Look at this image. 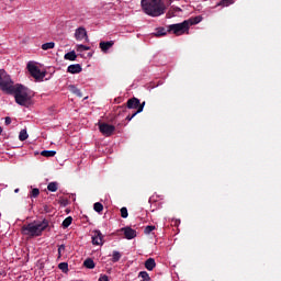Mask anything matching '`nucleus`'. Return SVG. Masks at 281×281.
<instances>
[{
    "mask_svg": "<svg viewBox=\"0 0 281 281\" xmlns=\"http://www.w3.org/2000/svg\"><path fill=\"white\" fill-rule=\"evenodd\" d=\"M0 89L9 95H14L16 104L20 106H27L34 98V91L21 83L14 85L10 75L3 69H0Z\"/></svg>",
    "mask_w": 281,
    "mask_h": 281,
    "instance_id": "1",
    "label": "nucleus"
},
{
    "mask_svg": "<svg viewBox=\"0 0 281 281\" xmlns=\"http://www.w3.org/2000/svg\"><path fill=\"white\" fill-rule=\"evenodd\" d=\"M49 227V221L43 220L42 222L37 223L36 221L23 225L21 231L23 236H30V238H36L38 236H43V232Z\"/></svg>",
    "mask_w": 281,
    "mask_h": 281,
    "instance_id": "2",
    "label": "nucleus"
},
{
    "mask_svg": "<svg viewBox=\"0 0 281 281\" xmlns=\"http://www.w3.org/2000/svg\"><path fill=\"white\" fill-rule=\"evenodd\" d=\"M140 5L148 16H161L166 12V5L161 0H142Z\"/></svg>",
    "mask_w": 281,
    "mask_h": 281,
    "instance_id": "3",
    "label": "nucleus"
},
{
    "mask_svg": "<svg viewBox=\"0 0 281 281\" xmlns=\"http://www.w3.org/2000/svg\"><path fill=\"white\" fill-rule=\"evenodd\" d=\"M168 34H175L176 36H181L183 34H188L190 32V22L183 21L177 24H170L167 26Z\"/></svg>",
    "mask_w": 281,
    "mask_h": 281,
    "instance_id": "4",
    "label": "nucleus"
},
{
    "mask_svg": "<svg viewBox=\"0 0 281 281\" xmlns=\"http://www.w3.org/2000/svg\"><path fill=\"white\" fill-rule=\"evenodd\" d=\"M26 69L35 80H43V78H45V72L41 71V68L32 61L27 64Z\"/></svg>",
    "mask_w": 281,
    "mask_h": 281,
    "instance_id": "5",
    "label": "nucleus"
},
{
    "mask_svg": "<svg viewBox=\"0 0 281 281\" xmlns=\"http://www.w3.org/2000/svg\"><path fill=\"white\" fill-rule=\"evenodd\" d=\"M99 125V131L100 133H102V135H104L105 137H111V135H113V133H115V126L108 124V123H98Z\"/></svg>",
    "mask_w": 281,
    "mask_h": 281,
    "instance_id": "6",
    "label": "nucleus"
},
{
    "mask_svg": "<svg viewBox=\"0 0 281 281\" xmlns=\"http://www.w3.org/2000/svg\"><path fill=\"white\" fill-rule=\"evenodd\" d=\"M119 109H123V112H125L126 109H136L138 111V109H139V99L133 97V98L127 100L126 106L122 105V106H119Z\"/></svg>",
    "mask_w": 281,
    "mask_h": 281,
    "instance_id": "7",
    "label": "nucleus"
},
{
    "mask_svg": "<svg viewBox=\"0 0 281 281\" xmlns=\"http://www.w3.org/2000/svg\"><path fill=\"white\" fill-rule=\"evenodd\" d=\"M121 232L124 233V236L127 240H133V238H137V231L133 229L131 226L121 228Z\"/></svg>",
    "mask_w": 281,
    "mask_h": 281,
    "instance_id": "8",
    "label": "nucleus"
},
{
    "mask_svg": "<svg viewBox=\"0 0 281 281\" xmlns=\"http://www.w3.org/2000/svg\"><path fill=\"white\" fill-rule=\"evenodd\" d=\"M75 38L77 41H83V38H86V41H89V36L87 35V29L82 26L78 27L75 32Z\"/></svg>",
    "mask_w": 281,
    "mask_h": 281,
    "instance_id": "9",
    "label": "nucleus"
},
{
    "mask_svg": "<svg viewBox=\"0 0 281 281\" xmlns=\"http://www.w3.org/2000/svg\"><path fill=\"white\" fill-rule=\"evenodd\" d=\"M92 236V245H102V240L104 236H102V232L100 231H94Z\"/></svg>",
    "mask_w": 281,
    "mask_h": 281,
    "instance_id": "10",
    "label": "nucleus"
},
{
    "mask_svg": "<svg viewBox=\"0 0 281 281\" xmlns=\"http://www.w3.org/2000/svg\"><path fill=\"white\" fill-rule=\"evenodd\" d=\"M113 45H115L113 41L100 42L99 47L102 52H104V54H106L111 49V47H113Z\"/></svg>",
    "mask_w": 281,
    "mask_h": 281,
    "instance_id": "11",
    "label": "nucleus"
},
{
    "mask_svg": "<svg viewBox=\"0 0 281 281\" xmlns=\"http://www.w3.org/2000/svg\"><path fill=\"white\" fill-rule=\"evenodd\" d=\"M68 74H80L82 71V66L80 64H72L67 68Z\"/></svg>",
    "mask_w": 281,
    "mask_h": 281,
    "instance_id": "12",
    "label": "nucleus"
},
{
    "mask_svg": "<svg viewBox=\"0 0 281 281\" xmlns=\"http://www.w3.org/2000/svg\"><path fill=\"white\" fill-rule=\"evenodd\" d=\"M155 267H157V262H155V258H148L145 261V269H147V271H153Z\"/></svg>",
    "mask_w": 281,
    "mask_h": 281,
    "instance_id": "13",
    "label": "nucleus"
},
{
    "mask_svg": "<svg viewBox=\"0 0 281 281\" xmlns=\"http://www.w3.org/2000/svg\"><path fill=\"white\" fill-rule=\"evenodd\" d=\"M166 34H168V29L166 30V27L160 26V27L156 29V32L154 33V36L159 38V36H166Z\"/></svg>",
    "mask_w": 281,
    "mask_h": 281,
    "instance_id": "14",
    "label": "nucleus"
},
{
    "mask_svg": "<svg viewBox=\"0 0 281 281\" xmlns=\"http://www.w3.org/2000/svg\"><path fill=\"white\" fill-rule=\"evenodd\" d=\"M184 21L189 22V27H190V25H199V23H201V21H203V18L198 15L195 18H191V19L184 20Z\"/></svg>",
    "mask_w": 281,
    "mask_h": 281,
    "instance_id": "15",
    "label": "nucleus"
},
{
    "mask_svg": "<svg viewBox=\"0 0 281 281\" xmlns=\"http://www.w3.org/2000/svg\"><path fill=\"white\" fill-rule=\"evenodd\" d=\"M83 267H86V269H95V261H93L91 258H87L83 261Z\"/></svg>",
    "mask_w": 281,
    "mask_h": 281,
    "instance_id": "16",
    "label": "nucleus"
},
{
    "mask_svg": "<svg viewBox=\"0 0 281 281\" xmlns=\"http://www.w3.org/2000/svg\"><path fill=\"white\" fill-rule=\"evenodd\" d=\"M64 58L65 60H76V58H78V55H76V50H70L65 54Z\"/></svg>",
    "mask_w": 281,
    "mask_h": 281,
    "instance_id": "17",
    "label": "nucleus"
},
{
    "mask_svg": "<svg viewBox=\"0 0 281 281\" xmlns=\"http://www.w3.org/2000/svg\"><path fill=\"white\" fill-rule=\"evenodd\" d=\"M72 222H74V217L68 216L64 220L61 227H64V229H67V227H69V225H71Z\"/></svg>",
    "mask_w": 281,
    "mask_h": 281,
    "instance_id": "18",
    "label": "nucleus"
},
{
    "mask_svg": "<svg viewBox=\"0 0 281 281\" xmlns=\"http://www.w3.org/2000/svg\"><path fill=\"white\" fill-rule=\"evenodd\" d=\"M122 258V254L117 250H114L112 252V262H120V259Z\"/></svg>",
    "mask_w": 281,
    "mask_h": 281,
    "instance_id": "19",
    "label": "nucleus"
},
{
    "mask_svg": "<svg viewBox=\"0 0 281 281\" xmlns=\"http://www.w3.org/2000/svg\"><path fill=\"white\" fill-rule=\"evenodd\" d=\"M29 137L30 135H27V130H21L19 134L20 142H25V139H27Z\"/></svg>",
    "mask_w": 281,
    "mask_h": 281,
    "instance_id": "20",
    "label": "nucleus"
},
{
    "mask_svg": "<svg viewBox=\"0 0 281 281\" xmlns=\"http://www.w3.org/2000/svg\"><path fill=\"white\" fill-rule=\"evenodd\" d=\"M138 278H140V281H150V274H148L146 271H140L138 273Z\"/></svg>",
    "mask_w": 281,
    "mask_h": 281,
    "instance_id": "21",
    "label": "nucleus"
},
{
    "mask_svg": "<svg viewBox=\"0 0 281 281\" xmlns=\"http://www.w3.org/2000/svg\"><path fill=\"white\" fill-rule=\"evenodd\" d=\"M54 47H56L54 42H48L42 45V49H44V52H47V49H54Z\"/></svg>",
    "mask_w": 281,
    "mask_h": 281,
    "instance_id": "22",
    "label": "nucleus"
},
{
    "mask_svg": "<svg viewBox=\"0 0 281 281\" xmlns=\"http://www.w3.org/2000/svg\"><path fill=\"white\" fill-rule=\"evenodd\" d=\"M41 155L42 157H56V150H43Z\"/></svg>",
    "mask_w": 281,
    "mask_h": 281,
    "instance_id": "23",
    "label": "nucleus"
},
{
    "mask_svg": "<svg viewBox=\"0 0 281 281\" xmlns=\"http://www.w3.org/2000/svg\"><path fill=\"white\" fill-rule=\"evenodd\" d=\"M48 192H56L58 190V182H50L47 186Z\"/></svg>",
    "mask_w": 281,
    "mask_h": 281,
    "instance_id": "24",
    "label": "nucleus"
},
{
    "mask_svg": "<svg viewBox=\"0 0 281 281\" xmlns=\"http://www.w3.org/2000/svg\"><path fill=\"white\" fill-rule=\"evenodd\" d=\"M58 269H60V271H63V273H67L69 271V263L60 262L58 265Z\"/></svg>",
    "mask_w": 281,
    "mask_h": 281,
    "instance_id": "25",
    "label": "nucleus"
},
{
    "mask_svg": "<svg viewBox=\"0 0 281 281\" xmlns=\"http://www.w3.org/2000/svg\"><path fill=\"white\" fill-rule=\"evenodd\" d=\"M69 89H70V91H72V93H75V95H78L79 98H82V92L80 91V89H77L76 86L70 85Z\"/></svg>",
    "mask_w": 281,
    "mask_h": 281,
    "instance_id": "26",
    "label": "nucleus"
},
{
    "mask_svg": "<svg viewBox=\"0 0 281 281\" xmlns=\"http://www.w3.org/2000/svg\"><path fill=\"white\" fill-rule=\"evenodd\" d=\"M69 89H70V91H72V93H75V95H78L79 98H82V92L80 91V89H77L76 86L70 85Z\"/></svg>",
    "mask_w": 281,
    "mask_h": 281,
    "instance_id": "27",
    "label": "nucleus"
},
{
    "mask_svg": "<svg viewBox=\"0 0 281 281\" xmlns=\"http://www.w3.org/2000/svg\"><path fill=\"white\" fill-rule=\"evenodd\" d=\"M69 89H70V91H72V93H75V95H78L79 98H82V92L80 91V89H77L76 86L70 85Z\"/></svg>",
    "mask_w": 281,
    "mask_h": 281,
    "instance_id": "28",
    "label": "nucleus"
},
{
    "mask_svg": "<svg viewBox=\"0 0 281 281\" xmlns=\"http://www.w3.org/2000/svg\"><path fill=\"white\" fill-rule=\"evenodd\" d=\"M93 210H94V212H98V214H100V212H102V210H104V205H102V203H100V202H95L93 204Z\"/></svg>",
    "mask_w": 281,
    "mask_h": 281,
    "instance_id": "29",
    "label": "nucleus"
},
{
    "mask_svg": "<svg viewBox=\"0 0 281 281\" xmlns=\"http://www.w3.org/2000/svg\"><path fill=\"white\" fill-rule=\"evenodd\" d=\"M38 194H41V190H38V188H34L31 193H30V198L31 199H36L38 198Z\"/></svg>",
    "mask_w": 281,
    "mask_h": 281,
    "instance_id": "30",
    "label": "nucleus"
},
{
    "mask_svg": "<svg viewBox=\"0 0 281 281\" xmlns=\"http://www.w3.org/2000/svg\"><path fill=\"white\" fill-rule=\"evenodd\" d=\"M89 49H91V47L83 45V44H78L77 45V52H89Z\"/></svg>",
    "mask_w": 281,
    "mask_h": 281,
    "instance_id": "31",
    "label": "nucleus"
},
{
    "mask_svg": "<svg viewBox=\"0 0 281 281\" xmlns=\"http://www.w3.org/2000/svg\"><path fill=\"white\" fill-rule=\"evenodd\" d=\"M234 3V0H222L220 1L218 5H222L223 8H227V5H232Z\"/></svg>",
    "mask_w": 281,
    "mask_h": 281,
    "instance_id": "32",
    "label": "nucleus"
},
{
    "mask_svg": "<svg viewBox=\"0 0 281 281\" xmlns=\"http://www.w3.org/2000/svg\"><path fill=\"white\" fill-rule=\"evenodd\" d=\"M121 216L122 218H128V209H126V206L121 209Z\"/></svg>",
    "mask_w": 281,
    "mask_h": 281,
    "instance_id": "33",
    "label": "nucleus"
},
{
    "mask_svg": "<svg viewBox=\"0 0 281 281\" xmlns=\"http://www.w3.org/2000/svg\"><path fill=\"white\" fill-rule=\"evenodd\" d=\"M150 232H155V226L148 225L144 229V234H150Z\"/></svg>",
    "mask_w": 281,
    "mask_h": 281,
    "instance_id": "34",
    "label": "nucleus"
},
{
    "mask_svg": "<svg viewBox=\"0 0 281 281\" xmlns=\"http://www.w3.org/2000/svg\"><path fill=\"white\" fill-rule=\"evenodd\" d=\"M144 106H146V101L143 103L139 101L138 110H136V113H142L144 111Z\"/></svg>",
    "mask_w": 281,
    "mask_h": 281,
    "instance_id": "35",
    "label": "nucleus"
},
{
    "mask_svg": "<svg viewBox=\"0 0 281 281\" xmlns=\"http://www.w3.org/2000/svg\"><path fill=\"white\" fill-rule=\"evenodd\" d=\"M61 251H65V245L61 244L59 247H58V256L60 258V256H63Z\"/></svg>",
    "mask_w": 281,
    "mask_h": 281,
    "instance_id": "36",
    "label": "nucleus"
},
{
    "mask_svg": "<svg viewBox=\"0 0 281 281\" xmlns=\"http://www.w3.org/2000/svg\"><path fill=\"white\" fill-rule=\"evenodd\" d=\"M4 124H5L7 126H10V124H12V119H11L10 116H7V117L4 119Z\"/></svg>",
    "mask_w": 281,
    "mask_h": 281,
    "instance_id": "37",
    "label": "nucleus"
},
{
    "mask_svg": "<svg viewBox=\"0 0 281 281\" xmlns=\"http://www.w3.org/2000/svg\"><path fill=\"white\" fill-rule=\"evenodd\" d=\"M137 114V112H134L132 115H127L125 120H127V122H131V120H133V117H135Z\"/></svg>",
    "mask_w": 281,
    "mask_h": 281,
    "instance_id": "38",
    "label": "nucleus"
},
{
    "mask_svg": "<svg viewBox=\"0 0 281 281\" xmlns=\"http://www.w3.org/2000/svg\"><path fill=\"white\" fill-rule=\"evenodd\" d=\"M99 281H109V276L101 274L100 278H99Z\"/></svg>",
    "mask_w": 281,
    "mask_h": 281,
    "instance_id": "39",
    "label": "nucleus"
},
{
    "mask_svg": "<svg viewBox=\"0 0 281 281\" xmlns=\"http://www.w3.org/2000/svg\"><path fill=\"white\" fill-rule=\"evenodd\" d=\"M59 203H60V205H64V207H66V205L69 204V201L63 199V200L59 201Z\"/></svg>",
    "mask_w": 281,
    "mask_h": 281,
    "instance_id": "40",
    "label": "nucleus"
},
{
    "mask_svg": "<svg viewBox=\"0 0 281 281\" xmlns=\"http://www.w3.org/2000/svg\"><path fill=\"white\" fill-rule=\"evenodd\" d=\"M172 3V0H167V4L170 5Z\"/></svg>",
    "mask_w": 281,
    "mask_h": 281,
    "instance_id": "41",
    "label": "nucleus"
},
{
    "mask_svg": "<svg viewBox=\"0 0 281 281\" xmlns=\"http://www.w3.org/2000/svg\"><path fill=\"white\" fill-rule=\"evenodd\" d=\"M176 11L177 12H181V8H176Z\"/></svg>",
    "mask_w": 281,
    "mask_h": 281,
    "instance_id": "42",
    "label": "nucleus"
},
{
    "mask_svg": "<svg viewBox=\"0 0 281 281\" xmlns=\"http://www.w3.org/2000/svg\"><path fill=\"white\" fill-rule=\"evenodd\" d=\"M1 133H3V127H0V135H1Z\"/></svg>",
    "mask_w": 281,
    "mask_h": 281,
    "instance_id": "43",
    "label": "nucleus"
},
{
    "mask_svg": "<svg viewBox=\"0 0 281 281\" xmlns=\"http://www.w3.org/2000/svg\"><path fill=\"white\" fill-rule=\"evenodd\" d=\"M44 210H45V212H49V211L47 210V206H44Z\"/></svg>",
    "mask_w": 281,
    "mask_h": 281,
    "instance_id": "44",
    "label": "nucleus"
},
{
    "mask_svg": "<svg viewBox=\"0 0 281 281\" xmlns=\"http://www.w3.org/2000/svg\"><path fill=\"white\" fill-rule=\"evenodd\" d=\"M14 192H15V193L19 192V189H15Z\"/></svg>",
    "mask_w": 281,
    "mask_h": 281,
    "instance_id": "45",
    "label": "nucleus"
}]
</instances>
